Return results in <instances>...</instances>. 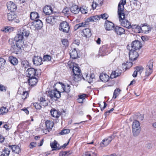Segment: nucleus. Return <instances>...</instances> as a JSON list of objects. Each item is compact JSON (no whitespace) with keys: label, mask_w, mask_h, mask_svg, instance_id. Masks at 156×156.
Returning <instances> with one entry per match:
<instances>
[{"label":"nucleus","mask_w":156,"mask_h":156,"mask_svg":"<svg viewBox=\"0 0 156 156\" xmlns=\"http://www.w3.org/2000/svg\"><path fill=\"white\" fill-rule=\"evenodd\" d=\"M29 34V31L26 29L24 27L18 29L17 34L14 39H9V43L14 53L18 54L21 51L23 44V39L24 37H28Z\"/></svg>","instance_id":"obj_1"},{"label":"nucleus","mask_w":156,"mask_h":156,"mask_svg":"<svg viewBox=\"0 0 156 156\" xmlns=\"http://www.w3.org/2000/svg\"><path fill=\"white\" fill-rule=\"evenodd\" d=\"M72 70L74 74L73 77L74 80L76 82L81 80L82 79V75L81 74V70L77 65L73 66Z\"/></svg>","instance_id":"obj_2"},{"label":"nucleus","mask_w":156,"mask_h":156,"mask_svg":"<svg viewBox=\"0 0 156 156\" xmlns=\"http://www.w3.org/2000/svg\"><path fill=\"white\" fill-rule=\"evenodd\" d=\"M55 86L54 85V87H55V90L48 91V96L52 100L56 101L61 97V92L57 90Z\"/></svg>","instance_id":"obj_3"},{"label":"nucleus","mask_w":156,"mask_h":156,"mask_svg":"<svg viewBox=\"0 0 156 156\" xmlns=\"http://www.w3.org/2000/svg\"><path fill=\"white\" fill-rule=\"evenodd\" d=\"M132 132L134 136H136L138 135L140 131V127L139 121H134L132 124Z\"/></svg>","instance_id":"obj_4"},{"label":"nucleus","mask_w":156,"mask_h":156,"mask_svg":"<svg viewBox=\"0 0 156 156\" xmlns=\"http://www.w3.org/2000/svg\"><path fill=\"white\" fill-rule=\"evenodd\" d=\"M27 76L29 78L38 76L41 73L40 70H38L33 68H29L27 71Z\"/></svg>","instance_id":"obj_5"},{"label":"nucleus","mask_w":156,"mask_h":156,"mask_svg":"<svg viewBox=\"0 0 156 156\" xmlns=\"http://www.w3.org/2000/svg\"><path fill=\"white\" fill-rule=\"evenodd\" d=\"M69 29V24L66 21L61 23L59 27V30L65 33H68Z\"/></svg>","instance_id":"obj_6"},{"label":"nucleus","mask_w":156,"mask_h":156,"mask_svg":"<svg viewBox=\"0 0 156 156\" xmlns=\"http://www.w3.org/2000/svg\"><path fill=\"white\" fill-rule=\"evenodd\" d=\"M153 61L151 60L148 63L146 68L145 76H149L153 72Z\"/></svg>","instance_id":"obj_7"},{"label":"nucleus","mask_w":156,"mask_h":156,"mask_svg":"<svg viewBox=\"0 0 156 156\" xmlns=\"http://www.w3.org/2000/svg\"><path fill=\"white\" fill-rule=\"evenodd\" d=\"M115 138V136L112 135L109 136L102 140L100 143V146L101 147H104L108 145L111 142L112 140Z\"/></svg>","instance_id":"obj_8"},{"label":"nucleus","mask_w":156,"mask_h":156,"mask_svg":"<svg viewBox=\"0 0 156 156\" xmlns=\"http://www.w3.org/2000/svg\"><path fill=\"white\" fill-rule=\"evenodd\" d=\"M54 86H57V87H61L63 91L66 92H69L70 91V86L68 84H64L62 83H60V82L56 83L54 84Z\"/></svg>","instance_id":"obj_9"},{"label":"nucleus","mask_w":156,"mask_h":156,"mask_svg":"<svg viewBox=\"0 0 156 156\" xmlns=\"http://www.w3.org/2000/svg\"><path fill=\"white\" fill-rule=\"evenodd\" d=\"M134 50L131 49L129 52V58L132 61L135 60L139 56L138 53Z\"/></svg>","instance_id":"obj_10"},{"label":"nucleus","mask_w":156,"mask_h":156,"mask_svg":"<svg viewBox=\"0 0 156 156\" xmlns=\"http://www.w3.org/2000/svg\"><path fill=\"white\" fill-rule=\"evenodd\" d=\"M122 18H122H119V21L121 23V25L122 26L127 28H131V25L130 22L128 20L125 19V18Z\"/></svg>","instance_id":"obj_11"},{"label":"nucleus","mask_w":156,"mask_h":156,"mask_svg":"<svg viewBox=\"0 0 156 156\" xmlns=\"http://www.w3.org/2000/svg\"><path fill=\"white\" fill-rule=\"evenodd\" d=\"M132 49L136 50L140 49L142 47V45L140 42L138 40H135L133 41L131 44Z\"/></svg>","instance_id":"obj_12"},{"label":"nucleus","mask_w":156,"mask_h":156,"mask_svg":"<svg viewBox=\"0 0 156 156\" xmlns=\"http://www.w3.org/2000/svg\"><path fill=\"white\" fill-rule=\"evenodd\" d=\"M104 26L106 30L110 31L113 30L114 28V25L112 22L108 20L105 22Z\"/></svg>","instance_id":"obj_13"},{"label":"nucleus","mask_w":156,"mask_h":156,"mask_svg":"<svg viewBox=\"0 0 156 156\" xmlns=\"http://www.w3.org/2000/svg\"><path fill=\"white\" fill-rule=\"evenodd\" d=\"M124 5L119 4L118 5V12L119 18H122H122H125V14L123 12L124 9Z\"/></svg>","instance_id":"obj_14"},{"label":"nucleus","mask_w":156,"mask_h":156,"mask_svg":"<svg viewBox=\"0 0 156 156\" xmlns=\"http://www.w3.org/2000/svg\"><path fill=\"white\" fill-rule=\"evenodd\" d=\"M7 8L11 12H14L15 11L17 8L16 6L12 2H9L7 3Z\"/></svg>","instance_id":"obj_15"},{"label":"nucleus","mask_w":156,"mask_h":156,"mask_svg":"<svg viewBox=\"0 0 156 156\" xmlns=\"http://www.w3.org/2000/svg\"><path fill=\"white\" fill-rule=\"evenodd\" d=\"M33 25L34 28L37 30L40 29L43 26L42 22L39 20H34L33 23Z\"/></svg>","instance_id":"obj_16"},{"label":"nucleus","mask_w":156,"mask_h":156,"mask_svg":"<svg viewBox=\"0 0 156 156\" xmlns=\"http://www.w3.org/2000/svg\"><path fill=\"white\" fill-rule=\"evenodd\" d=\"M141 32L147 34L149 33V32L151 30L152 27L147 26V25H144L143 24L141 25Z\"/></svg>","instance_id":"obj_17"},{"label":"nucleus","mask_w":156,"mask_h":156,"mask_svg":"<svg viewBox=\"0 0 156 156\" xmlns=\"http://www.w3.org/2000/svg\"><path fill=\"white\" fill-rule=\"evenodd\" d=\"M38 101L40 103V104L42 106L44 107L48 105V101L46 98L45 96H42L38 99Z\"/></svg>","instance_id":"obj_18"},{"label":"nucleus","mask_w":156,"mask_h":156,"mask_svg":"<svg viewBox=\"0 0 156 156\" xmlns=\"http://www.w3.org/2000/svg\"><path fill=\"white\" fill-rule=\"evenodd\" d=\"M34 64L36 66H39L42 64V59L41 57L35 56L33 59Z\"/></svg>","instance_id":"obj_19"},{"label":"nucleus","mask_w":156,"mask_h":156,"mask_svg":"<svg viewBox=\"0 0 156 156\" xmlns=\"http://www.w3.org/2000/svg\"><path fill=\"white\" fill-rule=\"evenodd\" d=\"M114 29L115 33L118 35H121L125 34V30L122 27L116 26Z\"/></svg>","instance_id":"obj_20"},{"label":"nucleus","mask_w":156,"mask_h":156,"mask_svg":"<svg viewBox=\"0 0 156 156\" xmlns=\"http://www.w3.org/2000/svg\"><path fill=\"white\" fill-rule=\"evenodd\" d=\"M56 18L54 16H49L46 19L47 23L51 24H54L56 22Z\"/></svg>","instance_id":"obj_21"},{"label":"nucleus","mask_w":156,"mask_h":156,"mask_svg":"<svg viewBox=\"0 0 156 156\" xmlns=\"http://www.w3.org/2000/svg\"><path fill=\"white\" fill-rule=\"evenodd\" d=\"M50 113L52 117L56 118H58L61 115L59 111L54 109H52L51 110Z\"/></svg>","instance_id":"obj_22"},{"label":"nucleus","mask_w":156,"mask_h":156,"mask_svg":"<svg viewBox=\"0 0 156 156\" xmlns=\"http://www.w3.org/2000/svg\"><path fill=\"white\" fill-rule=\"evenodd\" d=\"M43 11L46 15H50L52 13V8L50 6H46L43 9Z\"/></svg>","instance_id":"obj_23"},{"label":"nucleus","mask_w":156,"mask_h":156,"mask_svg":"<svg viewBox=\"0 0 156 156\" xmlns=\"http://www.w3.org/2000/svg\"><path fill=\"white\" fill-rule=\"evenodd\" d=\"M9 148L12 149V151L14 153L19 154L20 152V149L18 146H9Z\"/></svg>","instance_id":"obj_24"},{"label":"nucleus","mask_w":156,"mask_h":156,"mask_svg":"<svg viewBox=\"0 0 156 156\" xmlns=\"http://www.w3.org/2000/svg\"><path fill=\"white\" fill-rule=\"evenodd\" d=\"M100 19V16L99 15H96L90 17L87 19V20L89 22H97Z\"/></svg>","instance_id":"obj_25"},{"label":"nucleus","mask_w":156,"mask_h":156,"mask_svg":"<svg viewBox=\"0 0 156 156\" xmlns=\"http://www.w3.org/2000/svg\"><path fill=\"white\" fill-rule=\"evenodd\" d=\"M28 80L29 84L31 86H34L35 85L38 81L37 79L35 77L29 78Z\"/></svg>","instance_id":"obj_26"},{"label":"nucleus","mask_w":156,"mask_h":156,"mask_svg":"<svg viewBox=\"0 0 156 156\" xmlns=\"http://www.w3.org/2000/svg\"><path fill=\"white\" fill-rule=\"evenodd\" d=\"M30 18L31 20L34 21L37 20V19L39 18V15L38 13L37 12H31L30 14Z\"/></svg>","instance_id":"obj_27"},{"label":"nucleus","mask_w":156,"mask_h":156,"mask_svg":"<svg viewBox=\"0 0 156 156\" xmlns=\"http://www.w3.org/2000/svg\"><path fill=\"white\" fill-rule=\"evenodd\" d=\"M132 28L135 32L140 33L141 32V26H139L138 25H131Z\"/></svg>","instance_id":"obj_28"},{"label":"nucleus","mask_w":156,"mask_h":156,"mask_svg":"<svg viewBox=\"0 0 156 156\" xmlns=\"http://www.w3.org/2000/svg\"><path fill=\"white\" fill-rule=\"evenodd\" d=\"M70 10L72 13L76 14L79 13L80 9L77 5H74L70 8Z\"/></svg>","instance_id":"obj_29"},{"label":"nucleus","mask_w":156,"mask_h":156,"mask_svg":"<svg viewBox=\"0 0 156 156\" xmlns=\"http://www.w3.org/2000/svg\"><path fill=\"white\" fill-rule=\"evenodd\" d=\"M70 57L73 59H75L78 57V54L77 51L75 48L70 53Z\"/></svg>","instance_id":"obj_30"},{"label":"nucleus","mask_w":156,"mask_h":156,"mask_svg":"<svg viewBox=\"0 0 156 156\" xmlns=\"http://www.w3.org/2000/svg\"><path fill=\"white\" fill-rule=\"evenodd\" d=\"M9 60L13 65H16L18 63V61L16 58L12 56H9Z\"/></svg>","instance_id":"obj_31"},{"label":"nucleus","mask_w":156,"mask_h":156,"mask_svg":"<svg viewBox=\"0 0 156 156\" xmlns=\"http://www.w3.org/2000/svg\"><path fill=\"white\" fill-rule=\"evenodd\" d=\"M45 125L48 131L49 130H51L53 126L54 123L53 122L47 120L45 122Z\"/></svg>","instance_id":"obj_32"},{"label":"nucleus","mask_w":156,"mask_h":156,"mask_svg":"<svg viewBox=\"0 0 156 156\" xmlns=\"http://www.w3.org/2000/svg\"><path fill=\"white\" fill-rule=\"evenodd\" d=\"M100 80L103 82H106L108 81L109 79V76L105 74H103L99 76Z\"/></svg>","instance_id":"obj_33"},{"label":"nucleus","mask_w":156,"mask_h":156,"mask_svg":"<svg viewBox=\"0 0 156 156\" xmlns=\"http://www.w3.org/2000/svg\"><path fill=\"white\" fill-rule=\"evenodd\" d=\"M83 33L84 36L86 37H88L91 35L90 30L89 29L86 28L83 30Z\"/></svg>","instance_id":"obj_34"},{"label":"nucleus","mask_w":156,"mask_h":156,"mask_svg":"<svg viewBox=\"0 0 156 156\" xmlns=\"http://www.w3.org/2000/svg\"><path fill=\"white\" fill-rule=\"evenodd\" d=\"M8 19L9 21H12L16 17V15L14 12H11L8 14Z\"/></svg>","instance_id":"obj_35"},{"label":"nucleus","mask_w":156,"mask_h":156,"mask_svg":"<svg viewBox=\"0 0 156 156\" xmlns=\"http://www.w3.org/2000/svg\"><path fill=\"white\" fill-rule=\"evenodd\" d=\"M118 71H119L116 70L112 72L110 75L111 78L112 79L115 78L119 76L121 74V72L118 73Z\"/></svg>","instance_id":"obj_36"},{"label":"nucleus","mask_w":156,"mask_h":156,"mask_svg":"<svg viewBox=\"0 0 156 156\" xmlns=\"http://www.w3.org/2000/svg\"><path fill=\"white\" fill-rule=\"evenodd\" d=\"M8 112V109L6 107H2L0 108V115H4Z\"/></svg>","instance_id":"obj_37"},{"label":"nucleus","mask_w":156,"mask_h":156,"mask_svg":"<svg viewBox=\"0 0 156 156\" xmlns=\"http://www.w3.org/2000/svg\"><path fill=\"white\" fill-rule=\"evenodd\" d=\"M10 149L8 148H5L4 149L2 152L1 154L2 156H9L10 153Z\"/></svg>","instance_id":"obj_38"},{"label":"nucleus","mask_w":156,"mask_h":156,"mask_svg":"<svg viewBox=\"0 0 156 156\" xmlns=\"http://www.w3.org/2000/svg\"><path fill=\"white\" fill-rule=\"evenodd\" d=\"M57 142L55 140L53 142L50 143L51 147L54 150H56L57 148Z\"/></svg>","instance_id":"obj_39"},{"label":"nucleus","mask_w":156,"mask_h":156,"mask_svg":"<svg viewBox=\"0 0 156 156\" xmlns=\"http://www.w3.org/2000/svg\"><path fill=\"white\" fill-rule=\"evenodd\" d=\"M120 90L118 89H116L114 90L113 98L115 99L117 97L119 94Z\"/></svg>","instance_id":"obj_40"},{"label":"nucleus","mask_w":156,"mask_h":156,"mask_svg":"<svg viewBox=\"0 0 156 156\" xmlns=\"http://www.w3.org/2000/svg\"><path fill=\"white\" fill-rule=\"evenodd\" d=\"M135 69L137 73H138L140 75L142 72H143L144 68L142 66H139L136 67Z\"/></svg>","instance_id":"obj_41"},{"label":"nucleus","mask_w":156,"mask_h":156,"mask_svg":"<svg viewBox=\"0 0 156 156\" xmlns=\"http://www.w3.org/2000/svg\"><path fill=\"white\" fill-rule=\"evenodd\" d=\"M80 27H85L87 26L89 24V22L86 20V21L81 23L78 24Z\"/></svg>","instance_id":"obj_42"},{"label":"nucleus","mask_w":156,"mask_h":156,"mask_svg":"<svg viewBox=\"0 0 156 156\" xmlns=\"http://www.w3.org/2000/svg\"><path fill=\"white\" fill-rule=\"evenodd\" d=\"M82 76V78L83 80L87 81L89 83H90V76H88L87 74H85L84 75Z\"/></svg>","instance_id":"obj_43"},{"label":"nucleus","mask_w":156,"mask_h":156,"mask_svg":"<svg viewBox=\"0 0 156 156\" xmlns=\"http://www.w3.org/2000/svg\"><path fill=\"white\" fill-rule=\"evenodd\" d=\"M21 64L23 67L26 68L28 66L29 62L27 61H23L21 62Z\"/></svg>","instance_id":"obj_44"},{"label":"nucleus","mask_w":156,"mask_h":156,"mask_svg":"<svg viewBox=\"0 0 156 156\" xmlns=\"http://www.w3.org/2000/svg\"><path fill=\"white\" fill-rule=\"evenodd\" d=\"M85 156H97L96 153L92 151L86 152L85 154Z\"/></svg>","instance_id":"obj_45"},{"label":"nucleus","mask_w":156,"mask_h":156,"mask_svg":"<svg viewBox=\"0 0 156 156\" xmlns=\"http://www.w3.org/2000/svg\"><path fill=\"white\" fill-rule=\"evenodd\" d=\"M80 10L82 13L83 14H86L88 12L87 8L85 6L81 7L80 8Z\"/></svg>","instance_id":"obj_46"},{"label":"nucleus","mask_w":156,"mask_h":156,"mask_svg":"<svg viewBox=\"0 0 156 156\" xmlns=\"http://www.w3.org/2000/svg\"><path fill=\"white\" fill-rule=\"evenodd\" d=\"M33 105L35 108L37 109H40L42 107L41 105L40 104V103H34Z\"/></svg>","instance_id":"obj_47"},{"label":"nucleus","mask_w":156,"mask_h":156,"mask_svg":"<svg viewBox=\"0 0 156 156\" xmlns=\"http://www.w3.org/2000/svg\"><path fill=\"white\" fill-rule=\"evenodd\" d=\"M62 12L66 16L69 15L70 13L68 8L66 7L62 11Z\"/></svg>","instance_id":"obj_48"},{"label":"nucleus","mask_w":156,"mask_h":156,"mask_svg":"<svg viewBox=\"0 0 156 156\" xmlns=\"http://www.w3.org/2000/svg\"><path fill=\"white\" fill-rule=\"evenodd\" d=\"M70 132V130L69 129H64L62 130L60 133L61 135H63L69 133Z\"/></svg>","instance_id":"obj_49"},{"label":"nucleus","mask_w":156,"mask_h":156,"mask_svg":"<svg viewBox=\"0 0 156 156\" xmlns=\"http://www.w3.org/2000/svg\"><path fill=\"white\" fill-rule=\"evenodd\" d=\"M51 58V56L48 55H46L43 57L44 61H49Z\"/></svg>","instance_id":"obj_50"},{"label":"nucleus","mask_w":156,"mask_h":156,"mask_svg":"<svg viewBox=\"0 0 156 156\" xmlns=\"http://www.w3.org/2000/svg\"><path fill=\"white\" fill-rule=\"evenodd\" d=\"M5 63V60L2 58H0V67L4 66Z\"/></svg>","instance_id":"obj_51"},{"label":"nucleus","mask_w":156,"mask_h":156,"mask_svg":"<svg viewBox=\"0 0 156 156\" xmlns=\"http://www.w3.org/2000/svg\"><path fill=\"white\" fill-rule=\"evenodd\" d=\"M28 96V93L27 91H23L22 98L23 99H26Z\"/></svg>","instance_id":"obj_52"},{"label":"nucleus","mask_w":156,"mask_h":156,"mask_svg":"<svg viewBox=\"0 0 156 156\" xmlns=\"http://www.w3.org/2000/svg\"><path fill=\"white\" fill-rule=\"evenodd\" d=\"M69 155V152L64 151L60 152L59 153L60 156H68Z\"/></svg>","instance_id":"obj_53"},{"label":"nucleus","mask_w":156,"mask_h":156,"mask_svg":"<svg viewBox=\"0 0 156 156\" xmlns=\"http://www.w3.org/2000/svg\"><path fill=\"white\" fill-rule=\"evenodd\" d=\"M100 18H102L104 20H106L108 17V16L106 13H104L99 15Z\"/></svg>","instance_id":"obj_54"},{"label":"nucleus","mask_w":156,"mask_h":156,"mask_svg":"<svg viewBox=\"0 0 156 156\" xmlns=\"http://www.w3.org/2000/svg\"><path fill=\"white\" fill-rule=\"evenodd\" d=\"M61 41L63 44L65 46L68 45V41L67 39H63Z\"/></svg>","instance_id":"obj_55"},{"label":"nucleus","mask_w":156,"mask_h":156,"mask_svg":"<svg viewBox=\"0 0 156 156\" xmlns=\"http://www.w3.org/2000/svg\"><path fill=\"white\" fill-rule=\"evenodd\" d=\"M11 28H9V27H6L4 28L2 30L5 32H9Z\"/></svg>","instance_id":"obj_56"},{"label":"nucleus","mask_w":156,"mask_h":156,"mask_svg":"<svg viewBox=\"0 0 156 156\" xmlns=\"http://www.w3.org/2000/svg\"><path fill=\"white\" fill-rule=\"evenodd\" d=\"M6 88L2 85L0 84V90L1 91H5Z\"/></svg>","instance_id":"obj_57"},{"label":"nucleus","mask_w":156,"mask_h":156,"mask_svg":"<svg viewBox=\"0 0 156 156\" xmlns=\"http://www.w3.org/2000/svg\"><path fill=\"white\" fill-rule=\"evenodd\" d=\"M37 144L36 143H34V142H32L30 144V148H32L34 147H36V146Z\"/></svg>","instance_id":"obj_58"},{"label":"nucleus","mask_w":156,"mask_h":156,"mask_svg":"<svg viewBox=\"0 0 156 156\" xmlns=\"http://www.w3.org/2000/svg\"><path fill=\"white\" fill-rule=\"evenodd\" d=\"M95 75L94 74H92L90 75V83L92 82L94 79Z\"/></svg>","instance_id":"obj_59"},{"label":"nucleus","mask_w":156,"mask_h":156,"mask_svg":"<svg viewBox=\"0 0 156 156\" xmlns=\"http://www.w3.org/2000/svg\"><path fill=\"white\" fill-rule=\"evenodd\" d=\"M126 0H121L119 4L124 5L126 4Z\"/></svg>","instance_id":"obj_60"},{"label":"nucleus","mask_w":156,"mask_h":156,"mask_svg":"<svg viewBox=\"0 0 156 156\" xmlns=\"http://www.w3.org/2000/svg\"><path fill=\"white\" fill-rule=\"evenodd\" d=\"M86 96V94H83L81 95H80V96H79V98H80L82 99H83V100H84V99L85 98Z\"/></svg>","instance_id":"obj_61"},{"label":"nucleus","mask_w":156,"mask_h":156,"mask_svg":"<svg viewBox=\"0 0 156 156\" xmlns=\"http://www.w3.org/2000/svg\"><path fill=\"white\" fill-rule=\"evenodd\" d=\"M12 21H14L16 23H19L20 22V20L18 17H16L15 18H14V20Z\"/></svg>","instance_id":"obj_62"},{"label":"nucleus","mask_w":156,"mask_h":156,"mask_svg":"<svg viewBox=\"0 0 156 156\" xmlns=\"http://www.w3.org/2000/svg\"><path fill=\"white\" fill-rule=\"evenodd\" d=\"M137 73H138L136 72V70H135L133 74V76L134 77H136L137 76Z\"/></svg>","instance_id":"obj_63"},{"label":"nucleus","mask_w":156,"mask_h":156,"mask_svg":"<svg viewBox=\"0 0 156 156\" xmlns=\"http://www.w3.org/2000/svg\"><path fill=\"white\" fill-rule=\"evenodd\" d=\"M131 3H132V4H133L135 6L137 5V0H133V1H131Z\"/></svg>","instance_id":"obj_64"}]
</instances>
